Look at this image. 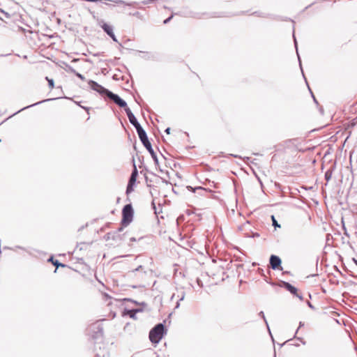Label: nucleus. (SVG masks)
Returning a JSON list of instances; mask_svg holds the SVG:
<instances>
[{
    "label": "nucleus",
    "instance_id": "obj_28",
    "mask_svg": "<svg viewBox=\"0 0 357 357\" xmlns=\"http://www.w3.org/2000/svg\"><path fill=\"white\" fill-rule=\"evenodd\" d=\"M170 130H171L170 128H166V130H165V132L167 134L169 135V134H170Z\"/></svg>",
    "mask_w": 357,
    "mask_h": 357
},
{
    "label": "nucleus",
    "instance_id": "obj_9",
    "mask_svg": "<svg viewBox=\"0 0 357 357\" xmlns=\"http://www.w3.org/2000/svg\"><path fill=\"white\" fill-rule=\"evenodd\" d=\"M185 291L183 290V289H181V290H178L177 291V294H173V295L172 296V298L171 299H174L175 297H176L178 298V301L176 303V308H178L179 306H180V301L184 300L185 298Z\"/></svg>",
    "mask_w": 357,
    "mask_h": 357
},
{
    "label": "nucleus",
    "instance_id": "obj_22",
    "mask_svg": "<svg viewBox=\"0 0 357 357\" xmlns=\"http://www.w3.org/2000/svg\"><path fill=\"white\" fill-rule=\"evenodd\" d=\"M139 311H140L139 310H136L135 311H130V317H132V318H134L135 315V313L137 312H139Z\"/></svg>",
    "mask_w": 357,
    "mask_h": 357
},
{
    "label": "nucleus",
    "instance_id": "obj_6",
    "mask_svg": "<svg viewBox=\"0 0 357 357\" xmlns=\"http://www.w3.org/2000/svg\"><path fill=\"white\" fill-rule=\"evenodd\" d=\"M125 112L128 116L130 123L135 128V129L141 126L140 123L138 122L130 108L125 109Z\"/></svg>",
    "mask_w": 357,
    "mask_h": 357
},
{
    "label": "nucleus",
    "instance_id": "obj_21",
    "mask_svg": "<svg viewBox=\"0 0 357 357\" xmlns=\"http://www.w3.org/2000/svg\"><path fill=\"white\" fill-rule=\"evenodd\" d=\"M259 315L261 316L264 319V320L265 321L266 325H268L267 321H266V318H265V316H264V312L261 311L259 313ZM268 326V328H269L268 326ZM268 331H270V329H268Z\"/></svg>",
    "mask_w": 357,
    "mask_h": 357
},
{
    "label": "nucleus",
    "instance_id": "obj_33",
    "mask_svg": "<svg viewBox=\"0 0 357 357\" xmlns=\"http://www.w3.org/2000/svg\"><path fill=\"white\" fill-rule=\"evenodd\" d=\"M139 13L138 12H136L135 13L133 14V15H135V16H138L139 15Z\"/></svg>",
    "mask_w": 357,
    "mask_h": 357
},
{
    "label": "nucleus",
    "instance_id": "obj_8",
    "mask_svg": "<svg viewBox=\"0 0 357 357\" xmlns=\"http://www.w3.org/2000/svg\"><path fill=\"white\" fill-rule=\"evenodd\" d=\"M270 264L273 270L278 269L281 265V259L279 257L272 255L270 257Z\"/></svg>",
    "mask_w": 357,
    "mask_h": 357
},
{
    "label": "nucleus",
    "instance_id": "obj_30",
    "mask_svg": "<svg viewBox=\"0 0 357 357\" xmlns=\"http://www.w3.org/2000/svg\"><path fill=\"white\" fill-rule=\"evenodd\" d=\"M142 266H139L137 268H135V269L133 271V272H135V271H139V270H140V269H142Z\"/></svg>",
    "mask_w": 357,
    "mask_h": 357
},
{
    "label": "nucleus",
    "instance_id": "obj_25",
    "mask_svg": "<svg viewBox=\"0 0 357 357\" xmlns=\"http://www.w3.org/2000/svg\"><path fill=\"white\" fill-rule=\"evenodd\" d=\"M173 17V15H171L170 17H169L168 18H167L166 20H164L163 23L164 24H167L170 22V20H172V18Z\"/></svg>",
    "mask_w": 357,
    "mask_h": 357
},
{
    "label": "nucleus",
    "instance_id": "obj_29",
    "mask_svg": "<svg viewBox=\"0 0 357 357\" xmlns=\"http://www.w3.org/2000/svg\"><path fill=\"white\" fill-rule=\"evenodd\" d=\"M295 296H297V297H298L301 301H303V298L302 295L298 294L297 293V295H295Z\"/></svg>",
    "mask_w": 357,
    "mask_h": 357
},
{
    "label": "nucleus",
    "instance_id": "obj_24",
    "mask_svg": "<svg viewBox=\"0 0 357 357\" xmlns=\"http://www.w3.org/2000/svg\"><path fill=\"white\" fill-rule=\"evenodd\" d=\"M75 75L79 77V79H81L82 80H84L85 79V77L80 73H76Z\"/></svg>",
    "mask_w": 357,
    "mask_h": 357
},
{
    "label": "nucleus",
    "instance_id": "obj_17",
    "mask_svg": "<svg viewBox=\"0 0 357 357\" xmlns=\"http://www.w3.org/2000/svg\"><path fill=\"white\" fill-rule=\"evenodd\" d=\"M46 79L48 81L50 88L53 89L54 86V80L52 79H49L47 77H46Z\"/></svg>",
    "mask_w": 357,
    "mask_h": 357
},
{
    "label": "nucleus",
    "instance_id": "obj_37",
    "mask_svg": "<svg viewBox=\"0 0 357 357\" xmlns=\"http://www.w3.org/2000/svg\"><path fill=\"white\" fill-rule=\"evenodd\" d=\"M308 305L310 307H312V305H311V303L310 302H308Z\"/></svg>",
    "mask_w": 357,
    "mask_h": 357
},
{
    "label": "nucleus",
    "instance_id": "obj_15",
    "mask_svg": "<svg viewBox=\"0 0 357 357\" xmlns=\"http://www.w3.org/2000/svg\"><path fill=\"white\" fill-rule=\"evenodd\" d=\"M52 100V99H51V98H50V99H47V100H42V101H39V102H36V103H34V104H32V105H31L26 106V107H25L22 108L21 110H24V109H26V108H29V107H33V106L37 105H38V104H40V103H42V102H46V101H49V100Z\"/></svg>",
    "mask_w": 357,
    "mask_h": 357
},
{
    "label": "nucleus",
    "instance_id": "obj_4",
    "mask_svg": "<svg viewBox=\"0 0 357 357\" xmlns=\"http://www.w3.org/2000/svg\"><path fill=\"white\" fill-rule=\"evenodd\" d=\"M106 97L112 100L120 107H123L124 109L128 108L126 102L121 98L117 94H115L109 91Z\"/></svg>",
    "mask_w": 357,
    "mask_h": 357
},
{
    "label": "nucleus",
    "instance_id": "obj_10",
    "mask_svg": "<svg viewBox=\"0 0 357 357\" xmlns=\"http://www.w3.org/2000/svg\"><path fill=\"white\" fill-rule=\"evenodd\" d=\"M136 130L142 144L149 141L146 132L142 126L136 128Z\"/></svg>",
    "mask_w": 357,
    "mask_h": 357
},
{
    "label": "nucleus",
    "instance_id": "obj_16",
    "mask_svg": "<svg viewBox=\"0 0 357 357\" xmlns=\"http://www.w3.org/2000/svg\"><path fill=\"white\" fill-rule=\"evenodd\" d=\"M332 172L330 170H328L325 173V179L328 181L331 178Z\"/></svg>",
    "mask_w": 357,
    "mask_h": 357
},
{
    "label": "nucleus",
    "instance_id": "obj_2",
    "mask_svg": "<svg viewBox=\"0 0 357 357\" xmlns=\"http://www.w3.org/2000/svg\"><path fill=\"white\" fill-rule=\"evenodd\" d=\"M133 218V208L131 204H126L122 210L121 224L123 226H128L132 221Z\"/></svg>",
    "mask_w": 357,
    "mask_h": 357
},
{
    "label": "nucleus",
    "instance_id": "obj_27",
    "mask_svg": "<svg viewBox=\"0 0 357 357\" xmlns=\"http://www.w3.org/2000/svg\"><path fill=\"white\" fill-rule=\"evenodd\" d=\"M102 333H103L102 328H98V333L97 334V335H100V336L102 337Z\"/></svg>",
    "mask_w": 357,
    "mask_h": 357
},
{
    "label": "nucleus",
    "instance_id": "obj_26",
    "mask_svg": "<svg viewBox=\"0 0 357 357\" xmlns=\"http://www.w3.org/2000/svg\"><path fill=\"white\" fill-rule=\"evenodd\" d=\"M109 36H110L114 42H117V39L114 33L109 35Z\"/></svg>",
    "mask_w": 357,
    "mask_h": 357
},
{
    "label": "nucleus",
    "instance_id": "obj_35",
    "mask_svg": "<svg viewBox=\"0 0 357 357\" xmlns=\"http://www.w3.org/2000/svg\"><path fill=\"white\" fill-rule=\"evenodd\" d=\"M83 107L85 110H86L87 112H89V108H88V107Z\"/></svg>",
    "mask_w": 357,
    "mask_h": 357
},
{
    "label": "nucleus",
    "instance_id": "obj_5",
    "mask_svg": "<svg viewBox=\"0 0 357 357\" xmlns=\"http://www.w3.org/2000/svg\"><path fill=\"white\" fill-rule=\"evenodd\" d=\"M137 175H138V171L135 165H134V169H133V170L131 173V175L130 176L128 183L127 185V188H126L127 194H129L133 191V185H135V183L136 182Z\"/></svg>",
    "mask_w": 357,
    "mask_h": 357
},
{
    "label": "nucleus",
    "instance_id": "obj_34",
    "mask_svg": "<svg viewBox=\"0 0 357 357\" xmlns=\"http://www.w3.org/2000/svg\"><path fill=\"white\" fill-rule=\"evenodd\" d=\"M312 98H313V99H314V101L315 102H317V100H316V98H315V97L314 96V95H313V94H312Z\"/></svg>",
    "mask_w": 357,
    "mask_h": 357
},
{
    "label": "nucleus",
    "instance_id": "obj_14",
    "mask_svg": "<svg viewBox=\"0 0 357 357\" xmlns=\"http://www.w3.org/2000/svg\"><path fill=\"white\" fill-rule=\"evenodd\" d=\"M49 261H52V264L56 266V268H58L59 266H65L64 264L59 263L57 260L54 261L52 257L50 258Z\"/></svg>",
    "mask_w": 357,
    "mask_h": 357
},
{
    "label": "nucleus",
    "instance_id": "obj_11",
    "mask_svg": "<svg viewBox=\"0 0 357 357\" xmlns=\"http://www.w3.org/2000/svg\"><path fill=\"white\" fill-rule=\"evenodd\" d=\"M281 287L286 289L291 294L297 295V291H298L297 289L295 287H294L293 285H291L290 283L283 281V282H282Z\"/></svg>",
    "mask_w": 357,
    "mask_h": 357
},
{
    "label": "nucleus",
    "instance_id": "obj_1",
    "mask_svg": "<svg viewBox=\"0 0 357 357\" xmlns=\"http://www.w3.org/2000/svg\"><path fill=\"white\" fill-rule=\"evenodd\" d=\"M165 333V326L160 323L155 325L149 333V339L152 343L157 344L162 339Z\"/></svg>",
    "mask_w": 357,
    "mask_h": 357
},
{
    "label": "nucleus",
    "instance_id": "obj_12",
    "mask_svg": "<svg viewBox=\"0 0 357 357\" xmlns=\"http://www.w3.org/2000/svg\"><path fill=\"white\" fill-rule=\"evenodd\" d=\"M101 27L102 29L104 30V31L108 35H111L112 33H114L113 31V27L109 24H107V23H103L102 25H101Z\"/></svg>",
    "mask_w": 357,
    "mask_h": 357
},
{
    "label": "nucleus",
    "instance_id": "obj_19",
    "mask_svg": "<svg viewBox=\"0 0 357 357\" xmlns=\"http://www.w3.org/2000/svg\"><path fill=\"white\" fill-rule=\"evenodd\" d=\"M293 36H294V44H295L296 48H297V42H296V38H295L294 35H293ZM296 52H297V54H298V49H296ZM298 60H299L300 66L301 67V62L299 55H298Z\"/></svg>",
    "mask_w": 357,
    "mask_h": 357
},
{
    "label": "nucleus",
    "instance_id": "obj_23",
    "mask_svg": "<svg viewBox=\"0 0 357 357\" xmlns=\"http://www.w3.org/2000/svg\"><path fill=\"white\" fill-rule=\"evenodd\" d=\"M17 248V249H21V250H24V248L21 247V246H16L15 248H8V247H4V249H10V250H15V249Z\"/></svg>",
    "mask_w": 357,
    "mask_h": 357
},
{
    "label": "nucleus",
    "instance_id": "obj_36",
    "mask_svg": "<svg viewBox=\"0 0 357 357\" xmlns=\"http://www.w3.org/2000/svg\"><path fill=\"white\" fill-rule=\"evenodd\" d=\"M130 241H135L136 240H135V238H130Z\"/></svg>",
    "mask_w": 357,
    "mask_h": 357
},
{
    "label": "nucleus",
    "instance_id": "obj_3",
    "mask_svg": "<svg viewBox=\"0 0 357 357\" xmlns=\"http://www.w3.org/2000/svg\"><path fill=\"white\" fill-rule=\"evenodd\" d=\"M89 87L93 90L97 91L99 94H100L102 96H107V93H109V90L103 87L102 86L100 85L98 83H97L95 81L89 80L88 82Z\"/></svg>",
    "mask_w": 357,
    "mask_h": 357
},
{
    "label": "nucleus",
    "instance_id": "obj_31",
    "mask_svg": "<svg viewBox=\"0 0 357 357\" xmlns=\"http://www.w3.org/2000/svg\"><path fill=\"white\" fill-rule=\"evenodd\" d=\"M303 325H304V324L302 321H300L298 328H300L301 327L303 326Z\"/></svg>",
    "mask_w": 357,
    "mask_h": 357
},
{
    "label": "nucleus",
    "instance_id": "obj_20",
    "mask_svg": "<svg viewBox=\"0 0 357 357\" xmlns=\"http://www.w3.org/2000/svg\"><path fill=\"white\" fill-rule=\"evenodd\" d=\"M272 220H273V225H274L275 227H280V225L275 220V217L273 215H272Z\"/></svg>",
    "mask_w": 357,
    "mask_h": 357
},
{
    "label": "nucleus",
    "instance_id": "obj_18",
    "mask_svg": "<svg viewBox=\"0 0 357 357\" xmlns=\"http://www.w3.org/2000/svg\"><path fill=\"white\" fill-rule=\"evenodd\" d=\"M67 71H68V72H70V73H74L75 75V74H76V73H77V72L75 71V70L73 67H71V66H67Z\"/></svg>",
    "mask_w": 357,
    "mask_h": 357
},
{
    "label": "nucleus",
    "instance_id": "obj_7",
    "mask_svg": "<svg viewBox=\"0 0 357 357\" xmlns=\"http://www.w3.org/2000/svg\"><path fill=\"white\" fill-rule=\"evenodd\" d=\"M143 145L147 149V151L150 153L153 160H154L155 165L156 166H158L159 165V162H158V157H157L155 153L154 152V151H153V149L152 148L151 144L149 142V140L146 142L145 143H144Z\"/></svg>",
    "mask_w": 357,
    "mask_h": 357
},
{
    "label": "nucleus",
    "instance_id": "obj_32",
    "mask_svg": "<svg viewBox=\"0 0 357 357\" xmlns=\"http://www.w3.org/2000/svg\"><path fill=\"white\" fill-rule=\"evenodd\" d=\"M353 261L354 263L357 266V259H356L355 258H353Z\"/></svg>",
    "mask_w": 357,
    "mask_h": 357
},
{
    "label": "nucleus",
    "instance_id": "obj_13",
    "mask_svg": "<svg viewBox=\"0 0 357 357\" xmlns=\"http://www.w3.org/2000/svg\"><path fill=\"white\" fill-rule=\"evenodd\" d=\"M98 349H99L100 350L102 349V347H101V345H100V343H96V345H95L94 350H95V351L96 352V357H105V353H103V354H100V353H99V352H98V351H97V349H98Z\"/></svg>",
    "mask_w": 357,
    "mask_h": 357
}]
</instances>
